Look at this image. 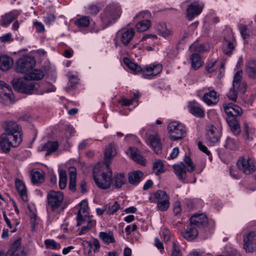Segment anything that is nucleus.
I'll return each instance as SVG.
<instances>
[{
	"label": "nucleus",
	"instance_id": "53",
	"mask_svg": "<svg viewBox=\"0 0 256 256\" xmlns=\"http://www.w3.org/2000/svg\"><path fill=\"white\" fill-rule=\"evenodd\" d=\"M156 203L157 204L158 208L160 210L165 211L170 206L169 198Z\"/></svg>",
	"mask_w": 256,
	"mask_h": 256
},
{
	"label": "nucleus",
	"instance_id": "21",
	"mask_svg": "<svg viewBox=\"0 0 256 256\" xmlns=\"http://www.w3.org/2000/svg\"><path fill=\"white\" fill-rule=\"evenodd\" d=\"M224 109L228 116L236 118L242 114V110L239 106L232 104H225Z\"/></svg>",
	"mask_w": 256,
	"mask_h": 256
},
{
	"label": "nucleus",
	"instance_id": "20",
	"mask_svg": "<svg viewBox=\"0 0 256 256\" xmlns=\"http://www.w3.org/2000/svg\"><path fill=\"white\" fill-rule=\"evenodd\" d=\"M148 144L152 148L156 154L160 153L162 143L158 134L156 133L150 134L148 138Z\"/></svg>",
	"mask_w": 256,
	"mask_h": 256
},
{
	"label": "nucleus",
	"instance_id": "30",
	"mask_svg": "<svg viewBox=\"0 0 256 256\" xmlns=\"http://www.w3.org/2000/svg\"><path fill=\"white\" fill-rule=\"evenodd\" d=\"M246 72L249 78H256V60H250L246 62Z\"/></svg>",
	"mask_w": 256,
	"mask_h": 256
},
{
	"label": "nucleus",
	"instance_id": "47",
	"mask_svg": "<svg viewBox=\"0 0 256 256\" xmlns=\"http://www.w3.org/2000/svg\"><path fill=\"white\" fill-rule=\"evenodd\" d=\"M156 29L158 34L164 37H166L170 34V30L166 28L165 23H159L157 24Z\"/></svg>",
	"mask_w": 256,
	"mask_h": 256
},
{
	"label": "nucleus",
	"instance_id": "40",
	"mask_svg": "<svg viewBox=\"0 0 256 256\" xmlns=\"http://www.w3.org/2000/svg\"><path fill=\"white\" fill-rule=\"evenodd\" d=\"M100 238L105 242L107 244L114 243L115 239L114 237L113 233L111 232H100Z\"/></svg>",
	"mask_w": 256,
	"mask_h": 256
},
{
	"label": "nucleus",
	"instance_id": "31",
	"mask_svg": "<svg viewBox=\"0 0 256 256\" xmlns=\"http://www.w3.org/2000/svg\"><path fill=\"white\" fill-rule=\"evenodd\" d=\"M126 182L125 175L123 173H120L114 175L112 178V184L116 188H120Z\"/></svg>",
	"mask_w": 256,
	"mask_h": 256
},
{
	"label": "nucleus",
	"instance_id": "4",
	"mask_svg": "<svg viewBox=\"0 0 256 256\" xmlns=\"http://www.w3.org/2000/svg\"><path fill=\"white\" fill-rule=\"evenodd\" d=\"M96 166L93 172V178L96 185L99 188L103 190H106L108 188L112 183V171L108 167H106L107 168L106 172H102L100 174H99L96 172Z\"/></svg>",
	"mask_w": 256,
	"mask_h": 256
},
{
	"label": "nucleus",
	"instance_id": "34",
	"mask_svg": "<svg viewBox=\"0 0 256 256\" xmlns=\"http://www.w3.org/2000/svg\"><path fill=\"white\" fill-rule=\"evenodd\" d=\"M192 67L194 70H198L201 67L204 63L199 54H192L190 56Z\"/></svg>",
	"mask_w": 256,
	"mask_h": 256
},
{
	"label": "nucleus",
	"instance_id": "54",
	"mask_svg": "<svg viewBox=\"0 0 256 256\" xmlns=\"http://www.w3.org/2000/svg\"><path fill=\"white\" fill-rule=\"evenodd\" d=\"M101 10V8L96 4H90L86 9V12L88 14L91 15L96 14L100 10Z\"/></svg>",
	"mask_w": 256,
	"mask_h": 256
},
{
	"label": "nucleus",
	"instance_id": "60",
	"mask_svg": "<svg viewBox=\"0 0 256 256\" xmlns=\"http://www.w3.org/2000/svg\"><path fill=\"white\" fill-rule=\"evenodd\" d=\"M0 40L1 42H12L13 40L12 38V34L10 33H8L4 34L0 37Z\"/></svg>",
	"mask_w": 256,
	"mask_h": 256
},
{
	"label": "nucleus",
	"instance_id": "52",
	"mask_svg": "<svg viewBox=\"0 0 256 256\" xmlns=\"http://www.w3.org/2000/svg\"><path fill=\"white\" fill-rule=\"evenodd\" d=\"M44 244L47 248L52 250H58L60 248V245L53 240H46Z\"/></svg>",
	"mask_w": 256,
	"mask_h": 256
},
{
	"label": "nucleus",
	"instance_id": "25",
	"mask_svg": "<svg viewBox=\"0 0 256 256\" xmlns=\"http://www.w3.org/2000/svg\"><path fill=\"white\" fill-rule=\"evenodd\" d=\"M58 147V144L57 142L48 141L44 144L39 146V151H46V156H49L52 152L56 151Z\"/></svg>",
	"mask_w": 256,
	"mask_h": 256
},
{
	"label": "nucleus",
	"instance_id": "8",
	"mask_svg": "<svg viewBox=\"0 0 256 256\" xmlns=\"http://www.w3.org/2000/svg\"><path fill=\"white\" fill-rule=\"evenodd\" d=\"M134 34L135 31L133 28H126L120 29L116 34V46H118V42H120L125 46H128L133 39Z\"/></svg>",
	"mask_w": 256,
	"mask_h": 256
},
{
	"label": "nucleus",
	"instance_id": "13",
	"mask_svg": "<svg viewBox=\"0 0 256 256\" xmlns=\"http://www.w3.org/2000/svg\"><path fill=\"white\" fill-rule=\"evenodd\" d=\"M201 90L198 92V94ZM204 92L202 100L208 105H214L218 103L219 100V96L217 92L210 88H204L202 90Z\"/></svg>",
	"mask_w": 256,
	"mask_h": 256
},
{
	"label": "nucleus",
	"instance_id": "41",
	"mask_svg": "<svg viewBox=\"0 0 256 256\" xmlns=\"http://www.w3.org/2000/svg\"><path fill=\"white\" fill-rule=\"evenodd\" d=\"M44 72L40 70H34L32 72L28 73L26 76L27 78L33 80H40L43 78Z\"/></svg>",
	"mask_w": 256,
	"mask_h": 256
},
{
	"label": "nucleus",
	"instance_id": "64",
	"mask_svg": "<svg viewBox=\"0 0 256 256\" xmlns=\"http://www.w3.org/2000/svg\"><path fill=\"white\" fill-rule=\"evenodd\" d=\"M154 246L160 250V252L164 249L163 244L158 238H156L154 239Z\"/></svg>",
	"mask_w": 256,
	"mask_h": 256
},
{
	"label": "nucleus",
	"instance_id": "6",
	"mask_svg": "<svg viewBox=\"0 0 256 256\" xmlns=\"http://www.w3.org/2000/svg\"><path fill=\"white\" fill-rule=\"evenodd\" d=\"M120 15V8L117 4H112L106 6L101 14V20L104 24L108 26L114 22Z\"/></svg>",
	"mask_w": 256,
	"mask_h": 256
},
{
	"label": "nucleus",
	"instance_id": "58",
	"mask_svg": "<svg viewBox=\"0 0 256 256\" xmlns=\"http://www.w3.org/2000/svg\"><path fill=\"white\" fill-rule=\"evenodd\" d=\"M70 171V181L76 182V168L74 166H71L69 168Z\"/></svg>",
	"mask_w": 256,
	"mask_h": 256
},
{
	"label": "nucleus",
	"instance_id": "62",
	"mask_svg": "<svg viewBox=\"0 0 256 256\" xmlns=\"http://www.w3.org/2000/svg\"><path fill=\"white\" fill-rule=\"evenodd\" d=\"M198 146L201 151L206 154L208 156H210V152L208 150L207 148L202 144V142H198Z\"/></svg>",
	"mask_w": 256,
	"mask_h": 256
},
{
	"label": "nucleus",
	"instance_id": "10",
	"mask_svg": "<svg viewBox=\"0 0 256 256\" xmlns=\"http://www.w3.org/2000/svg\"><path fill=\"white\" fill-rule=\"evenodd\" d=\"M204 7L203 2L198 0L190 3L188 6L186 10V18L189 20H192L195 17L200 14Z\"/></svg>",
	"mask_w": 256,
	"mask_h": 256
},
{
	"label": "nucleus",
	"instance_id": "43",
	"mask_svg": "<svg viewBox=\"0 0 256 256\" xmlns=\"http://www.w3.org/2000/svg\"><path fill=\"white\" fill-rule=\"evenodd\" d=\"M168 136L174 140H176V122L174 121L170 122L167 127Z\"/></svg>",
	"mask_w": 256,
	"mask_h": 256
},
{
	"label": "nucleus",
	"instance_id": "3",
	"mask_svg": "<svg viewBox=\"0 0 256 256\" xmlns=\"http://www.w3.org/2000/svg\"><path fill=\"white\" fill-rule=\"evenodd\" d=\"M64 194L60 191L50 190L47 194V206L52 212H59L64 210Z\"/></svg>",
	"mask_w": 256,
	"mask_h": 256
},
{
	"label": "nucleus",
	"instance_id": "9",
	"mask_svg": "<svg viewBox=\"0 0 256 256\" xmlns=\"http://www.w3.org/2000/svg\"><path fill=\"white\" fill-rule=\"evenodd\" d=\"M184 162L185 165H184L183 162H181L177 165V174L178 178L181 180H184L186 177V168L188 172H194L196 168V164L188 156H185Z\"/></svg>",
	"mask_w": 256,
	"mask_h": 256
},
{
	"label": "nucleus",
	"instance_id": "19",
	"mask_svg": "<svg viewBox=\"0 0 256 256\" xmlns=\"http://www.w3.org/2000/svg\"><path fill=\"white\" fill-rule=\"evenodd\" d=\"M21 239L16 240L11 246L8 254L10 256H25L26 252L24 248L20 246Z\"/></svg>",
	"mask_w": 256,
	"mask_h": 256
},
{
	"label": "nucleus",
	"instance_id": "37",
	"mask_svg": "<svg viewBox=\"0 0 256 256\" xmlns=\"http://www.w3.org/2000/svg\"><path fill=\"white\" fill-rule=\"evenodd\" d=\"M0 96L3 98L9 100H10L14 98V95L12 93V90L10 86L6 84L2 86Z\"/></svg>",
	"mask_w": 256,
	"mask_h": 256
},
{
	"label": "nucleus",
	"instance_id": "1",
	"mask_svg": "<svg viewBox=\"0 0 256 256\" xmlns=\"http://www.w3.org/2000/svg\"><path fill=\"white\" fill-rule=\"evenodd\" d=\"M4 132L0 135V149L8 153L11 147H18L22 142V128L14 121H8L3 124Z\"/></svg>",
	"mask_w": 256,
	"mask_h": 256
},
{
	"label": "nucleus",
	"instance_id": "12",
	"mask_svg": "<svg viewBox=\"0 0 256 256\" xmlns=\"http://www.w3.org/2000/svg\"><path fill=\"white\" fill-rule=\"evenodd\" d=\"M243 248L247 252L256 250V232H250L244 236Z\"/></svg>",
	"mask_w": 256,
	"mask_h": 256
},
{
	"label": "nucleus",
	"instance_id": "33",
	"mask_svg": "<svg viewBox=\"0 0 256 256\" xmlns=\"http://www.w3.org/2000/svg\"><path fill=\"white\" fill-rule=\"evenodd\" d=\"M144 174L139 170L130 173L128 174V182L132 185L136 186L143 178Z\"/></svg>",
	"mask_w": 256,
	"mask_h": 256
},
{
	"label": "nucleus",
	"instance_id": "56",
	"mask_svg": "<svg viewBox=\"0 0 256 256\" xmlns=\"http://www.w3.org/2000/svg\"><path fill=\"white\" fill-rule=\"evenodd\" d=\"M120 208V204L118 203V202H115L113 204L112 206L108 205V207L107 208V214H113L116 212H117Z\"/></svg>",
	"mask_w": 256,
	"mask_h": 256
},
{
	"label": "nucleus",
	"instance_id": "38",
	"mask_svg": "<svg viewBox=\"0 0 256 256\" xmlns=\"http://www.w3.org/2000/svg\"><path fill=\"white\" fill-rule=\"evenodd\" d=\"M83 224L86 223V225H84L82 226V230H80L79 234L82 235L84 234L86 232L89 230L90 228H92L95 224L96 221L94 220H92L90 218H84L82 220Z\"/></svg>",
	"mask_w": 256,
	"mask_h": 256
},
{
	"label": "nucleus",
	"instance_id": "16",
	"mask_svg": "<svg viewBox=\"0 0 256 256\" xmlns=\"http://www.w3.org/2000/svg\"><path fill=\"white\" fill-rule=\"evenodd\" d=\"M235 45L236 40L232 32H230L228 37L224 38V41L222 46L223 52L226 55H231L234 49Z\"/></svg>",
	"mask_w": 256,
	"mask_h": 256
},
{
	"label": "nucleus",
	"instance_id": "39",
	"mask_svg": "<svg viewBox=\"0 0 256 256\" xmlns=\"http://www.w3.org/2000/svg\"><path fill=\"white\" fill-rule=\"evenodd\" d=\"M190 50L191 52L199 54L207 50L206 46L204 44L194 42L190 46Z\"/></svg>",
	"mask_w": 256,
	"mask_h": 256
},
{
	"label": "nucleus",
	"instance_id": "50",
	"mask_svg": "<svg viewBox=\"0 0 256 256\" xmlns=\"http://www.w3.org/2000/svg\"><path fill=\"white\" fill-rule=\"evenodd\" d=\"M90 19L88 16H84L75 21V24L78 28H82L88 26L90 24Z\"/></svg>",
	"mask_w": 256,
	"mask_h": 256
},
{
	"label": "nucleus",
	"instance_id": "51",
	"mask_svg": "<svg viewBox=\"0 0 256 256\" xmlns=\"http://www.w3.org/2000/svg\"><path fill=\"white\" fill-rule=\"evenodd\" d=\"M242 78V72L238 71L236 72L234 77L232 86L234 88H238L240 86V82Z\"/></svg>",
	"mask_w": 256,
	"mask_h": 256
},
{
	"label": "nucleus",
	"instance_id": "15",
	"mask_svg": "<svg viewBox=\"0 0 256 256\" xmlns=\"http://www.w3.org/2000/svg\"><path fill=\"white\" fill-rule=\"evenodd\" d=\"M206 139L212 144H216L218 142L220 133L218 128L212 124L207 126L206 128Z\"/></svg>",
	"mask_w": 256,
	"mask_h": 256
},
{
	"label": "nucleus",
	"instance_id": "17",
	"mask_svg": "<svg viewBox=\"0 0 256 256\" xmlns=\"http://www.w3.org/2000/svg\"><path fill=\"white\" fill-rule=\"evenodd\" d=\"M208 222V218L204 214H196L191 216L190 218V224L196 228L198 230L204 226Z\"/></svg>",
	"mask_w": 256,
	"mask_h": 256
},
{
	"label": "nucleus",
	"instance_id": "46",
	"mask_svg": "<svg viewBox=\"0 0 256 256\" xmlns=\"http://www.w3.org/2000/svg\"><path fill=\"white\" fill-rule=\"evenodd\" d=\"M153 169L157 175L164 172L166 170L164 164L160 160H158L154 163Z\"/></svg>",
	"mask_w": 256,
	"mask_h": 256
},
{
	"label": "nucleus",
	"instance_id": "63",
	"mask_svg": "<svg viewBox=\"0 0 256 256\" xmlns=\"http://www.w3.org/2000/svg\"><path fill=\"white\" fill-rule=\"evenodd\" d=\"M137 229V226L136 224H132V226L128 225L125 228V232L129 234L132 232L135 231Z\"/></svg>",
	"mask_w": 256,
	"mask_h": 256
},
{
	"label": "nucleus",
	"instance_id": "42",
	"mask_svg": "<svg viewBox=\"0 0 256 256\" xmlns=\"http://www.w3.org/2000/svg\"><path fill=\"white\" fill-rule=\"evenodd\" d=\"M238 143L233 138L228 136L226 140L224 146L230 150H235L238 147Z\"/></svg>",
	"mask_w": 256,
	"mask_h": 256
},
{
	"label": "nucleus",
	"instance_id": "23",
	"mask_svg": "<svg viewBox=\"0 0 256 256\" xmlns=\"http://www.w3.org/2000/svg\"><path fill=\"white\" fill-rule=\"evenodd\" d=\"M188 106L190 112L195 116L203 118L204 116V110L196 101L190 102Z\"/></svg>",
	"mask_w": 256,
	"mask_h": 256
},
{
	"label": "nucleus",
	"instance_id": "29",
	"mask_svg": "<svg viewBox=\"0 0 256 256\" xmlns=\"http://www.w3.org/2000/svg\"><path fill=\"white\" fill-rule=\"evenodd\" d=\"M20 13L16 10H13L6 14L2 16V26L6 27L19 15Z\"/></svg>",
	"mask_w": 256,
	"mask_h": 256
},
{
	"label": "nucleus",
	"instance_id": "5",
	"mask_svg": "<svg viewBox=\"0 0 256 256\" xmlns=\"http://www.w3.org/2000/svg\"><path fill=\"white\" fill-rule=\"evenodd\" d=\"M236 166L238 170L246 175L253 174L256 170V166L254 160L248 155L239 157Z\"/></svg>",
	"mask_w": 256,
	"mask_h": 256
},
{
	"label": "nucleus",
	"instance_id": "45",
	"mask_svg": "<svg viewBox=\"0 0 256 256\" xmlns=\"http://www.w3.org/2000/svg\"><path fill=\"white\" fill-rule=\"evenodd\" d=\"M151 22L149 20H143L138 22L136 26V29L139 32H143L148 30L150 26Z\"/></svg>",
	"mask_w": 256,
	"mask_h": 256
},
{
	"label": "nucleus",
	"instance_id": "44",
	"mask_svg": "<svg viewBox=\"0 0 256 256\" xmlns=\"http://www.w3.org/2000/svg\"><path fill=\"white\" fill-rule=\"evenodd\" d=\"M187 130L185 126L177 122V140L185 138Z\"/></svg>",
	"mask_w": 256,
	"mask_h": 256
},
{
	"label": "nucleus",
	"instance_id": "2",
	"mask_svg": "<svg viewBox=\"0 0 256 256\" xmlns=\"http://www.w3.org/2000/svg\"><path fill=\"white\" fill-rule=\"evenodd\" d=\"M123 62L134 73L141 72L142 76L144 78H152L160 74L162 70V65L159 64H151L142 69L140 66L132 62L128 58H124Z\"/></svg>",
	"mask_w": 256,
	"mask_h": 256
},
{
	"label": "nucleus",
	"instance_id": "48",
	"mask_svg": "<svg viewBox=\"0 0 256 256\" xmlns=\"http://www.w3.org/2000/svg\"><path fill=\"white\" fill-rule=\"evenodd\" d=\"M67 174L66 171L61 170L59 172V186L61 190L64 188L66 186Z\"/></svg>",
	"mask_w": 256,
	"mask_h": 256
},
{
	"label": "nucleus",
	"instance_id": "24",
	"mask_svg": "<svg viewBox=\"0 0 256 256\" xmlns=\"http://www.w3.org/2000/svg\"><path fill=\"white\" fill-rule=\"evenodd\" d=\"M190 224L184 232H182V236L188 240H192L195 239L198 234V230Z\"/></svg>",
	"mask_w": 256,
	"mask_h": 256
},
{
	"label": "nucleus",
	"instance_id": "26",
	"mask_svg": "<svg viewBox=\"0 0 256 256\" xmlns=\"http://www.w3.org/2000/svg\"><path fill=\"white\" fill-rule=\"evenodd\" d=\"M15 186L22 200L24 202H27L28 201L27 190L23 182L16 178L15 182Z\"/></svg>",
	"mask_w": 256,
	"mask_h": 256
},
{
	"label": "nucleus",
	"instance_id": "32",
	"mask_svg": "<svg viewBox=\"0 0 256 256\" xmlns=\"http://www.w3.org/2000/svg\"><path fill=\"white\" fill-rule=\"evenodd\" d=\"M244 139L247 144H250L253 142L254 138V129L250 127L247 124L244 126Z\"/></svg>",
	"mask_w": 256,
	"mask_h": 256
},
{
	"label": "nucleus",
	"instance_id": "55",
	"mask_svg": "<svg viewBox=\"0 0 256 256\" xmlns=\"http://www.w3.org/2000/svg\"><path fill=\"white\" fill-rule=\"evenodd\" d=\"M238 28L240 31V34L244 40L246 39L249 37V31L246 25L243 24H239Z\"/></svg>",
	"mask_w": 256,
	"mask_h": 256
},
{
	"label": "nucleus",
	"instance_id": "59",
	"mask_svg": "<svg viewBox=\"0 0 256 256\" xmlns=\"http://www.w3.org/2000/svg\"><path fill=\"white\" fill-rule=\"evenodd\" d=\"M33 24L38 32L40 33L44 31V26L42 22L36 21L34 22Z\"/></svg>",
	"mask_w": 256,
	"mask_h": 256
},
{
	"label": "nucleus",
	"instance_id": "27",
	"mask_svg": "<svg viewBox=\"0 0 256 256\" xmlns=\"http://www.w3.org/2000/svg\"><path fill=\"white\" fill-rule=\"evenodd\" d=\"M226 120L232 132L234 135L238 136L241 130L240 125L236 118L232 116H227Z\"/></svg>",
	"mask_w": 256,
	"mask_h": 256
},
{
	"label": "nucleus",
	"instance_id": "14",
	"mask_svg": "<svg viewBox=\"0 0 256 256\" xmlns=\"http://www.w3.org/2000/svg\"><path fill=\"white\" fill-rule=\"evenodd\" d=\"M88 203L86 200H82L80 204V209L77 212L76 218L77 220L76 226H80L83 224V219L90 218L88 216Z\"/></svg>",
	"mask_w": 256,
	"mask_h": 256
},
{
	"label": "nucleus",
	"instance_id": "22",
	"mask_svg": "<svg viewBox=\"0 0 256 256\" xmlns=\"http://www.w3.org/2000/svg\"><path fill=\"white\" fill-rule=\"evenodd\" d=\"M116 155V150L114 144H110L106 148L104 165L108 167L112 158Z\"/></svg>",
	"mask_w": 256,
	"mask_h": 256
},
{
	"label": "nucleus",
	"instance_id": "7",
	"mask_svg": "<svg viewBox=\"0 0 256 256\" xmlns=\"http://www.w3.org/2000/svg\"><path fill=\"white\" fill-rule=\"evenodd\" d=\"M12 84L15 90L26 94H32L37 88L35 82L26 77V78H14L12 81Z\"/></svg>",
	"mask_w": 256,
	"mask_h": 256
},
{
	"label": "nucleus",
	"instance_id": "61",
	"mask_svg": "<svg viewBox=\"0 0 256 256\" xmlns=\"http://www.w3.org/2000/svg\"><path fill=\"white\" fill-rule=\"evenodd\" d=\"M44 22L47 24H50L55 20L56 18L53 14H50L44 18Z\"/></svg>",
	"mask_w": 256,
	"mask_h": 256
},
{
	"label": "nucleus",
	"instance_id": "11",
	"mask_svg": "<svg viewBox=\"0 0 256 256\" xmlns=\"http://www.w3.org/2000/svg\"><path fill=\"white\" fill-rule=\"evenodd\" d=\"M36 62L32 56H24L17 62V70L22 74H26L35 66Z\"/></svg>",
	"mask_w": 256,
	"mask_h": 256
},
{
	"label": "nucleus",
	"instance_id": "36",
	"mask_svg": "<svg viewBox=\"0 0 256 256\" xmlns=\"http://www.w3.org/2000/svg\"><path fill=\"white\" fill-rule=\"evenodd\" d=\"M83 244L84 247L88 246L90 248V249L88 252V254L91 252V250H92L94 252H98L100 251V243L96 238H94L92 240L90 241H86L84 242Z\"/></svg>",
	"mask_w": 256,
	"mask_h": 256
},
{
	"label": "nucleus",
	"instance_id": "49",
	"mask_svg": "<svg viewBox=\"0 0 256 256\" xmlns=\"http://www.w3.org/2000/svg\"><path fill=\"white\" fill-rule=\"evenodd\" d=\"M32 181L34 183H42L44 180L42 172L38 170L31 172Z\"/></svg>",
	"mask_w": 256,
	"mask_h": 256
},
{
	"label": "nucleus",
	"instance_id": "28",
	"mask_svg": "<svg viewBox=\"0 0 256 256\" xmlns=\"http://www.w3.org/2000/svg\"><path fill=\"white\" fill-rule=\"evenodd\" d=\"M14 64L12 58L6 55L0 56V69L2 71H7L10 69Z\"/></svg>",
	"mask_w": 256,
	"mask_h": 256
},
{
	"label": "nucleus",
	"instance_id": "35",
	"mask_svg": "<svg viewBox=\"0 0 256 256\" xmlns=\"http://www.w3.org/2000/svg\"><path fill=\"white\" fill-rule=\"evenodd\" d=\"M168 198V194L164 191L158 190L152 194L150 200L153 202L156 203Z\"/></svg>",
	"mask_w": 256,
	"mask_h": 256
},
{
	"label": "nucleus",
	"instance_id": "18",
	"mask_svg": "<svg viewBox=\"0 0 256 256\" xmlns=\"http://www.w3.org/2000/svg\"><path fill=\"white\" fill-rule=\"evenodd\" d=\"M126 153L138 164L142 166L145 165L146 160L140 154V152L137 148L130 147L126 150Z\"/></svg>",
	"mask_w": 256,
	"mask_h": 256
},
{
	"label": "nucleus",
	"instance_id": "57",
	"mask_svg": "<svg viewBox=\"0 0 256 256\" xmlns=\"http://www.w3.org/2000/svg\"><path fill=\"white\" fill-rule=\"evenodd\" d=\"M238 88H234L232 87L228 94V97L229 98L230 100H231L232 101H236V100L238 96V93L236 92V90Z\"/></svg>",
	"mask_w": 256,
	"mask_h": 256
}]
</instances>
